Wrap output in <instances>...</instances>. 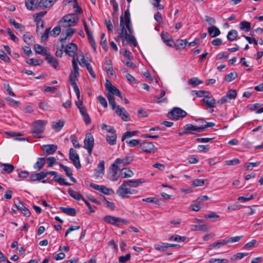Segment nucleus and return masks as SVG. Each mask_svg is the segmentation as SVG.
<instances>
[{
    "instance_id": "obj_5",
    "label": "nucleus",
    "mask_w": 263,
    "mask_h": 263,
    "mask_svg": "<svg viewBox=\"0 0 263 263\" xmlns=\"http://www.w3.org/2000/svg\"><path fill=\"white\" fill-rule=\"evenodd\" d=\"M187 115L185 111L179 107H174L167 114V117L174 120H177L180 118H183Z\"/></svg>"
},
{
    "instance_id": "obj_2",
    "label": "nucleus",
    "mask_w": 263,
    "mask_h": 263,
    "mask_svg": "<svg viewBox=\"0 0 263 263\" xmlns=\"http://www.w3.org/2000/svg\"><path fill=\"white\" fill-rule=\"evenodd\" d=\"M79 17L74 13L68 14L63 16L59 22L64 27L74 26L78 23Z\"/></svg>"
},
{
    "instance_id": "obj_49",
    "label": "nucleus",
    "mask_w": 263,
    "mask_h": 263,
    "mask_svg": "<svg viewBox=\"0 0 263 263\" xmlns=\"http://www.w3.org/2000/svg\"><path fill=\"white\" fill-rule=\"evenodd\" d=\"M237 95V92L234 89H230L229 90L226 94V96L229 100L234 99L236 98Z\"/></svg>"
},
{
    "instance_id": "obj_29",
    "label": "nucleus",
    "mask_w": 263,
    "mask_h": 263,
    "mask_svg": "<svg viewBox=\"0 0 263 263\" xmlns=\"http://www.w3.org/2000/svg\"><path fill=\"white\" fill-rule=\"evenodd\" d=\"M124 40H126L129 42L131 43L134 47H137L138 45V43L135 37L133 35L128 34L127 31L126 33L125 34Z\"/></svg>"
},
{
    "instance_id": "obj_62",
    "label": "nucleus",
    "mask_w": 263,
    "mask_h": 263,
    "mask_svg": "<svg viewBox=\"0 0 263 263\" xmlns=\"http://www.w3.org/2000/svg\"><path fill=\"white\" fill-rule=\"evenodd\" d=\"M79 76H77L76 74L70 73L69 76V83L71 85H74L76 83V81L78 80L77 78Z\"/></svg>"
},
{
    "instance_id": "obj_44",
    "label": "nucleus",
    "mask_w": 263,
    "mask_h": 263,
    "mask_svg": "<svg viewBox=\"0 0 263 263\" xmlns=\"http://www.w3.org/2000/svg\"><path fill=\"white\" fill-rule=\"evenodd\" d=\"M23 39L24 42L28 45L33 43V36L29 34H24Z\"/></svg>"
},
{
    "instance_id": "obj_9",
    "label": "nucleus",
    "mask_w": 263,
    "mask_h": 263,
    "mask_svg": "<svg viewBox=\"0 0 263 263\" xmlns=\"http://www.w3.org/2000/svg\"><path fill=\"white\" fill-rule=\"evenodd\" d=\"M137 193L138 191L136 190L126 187H118L116 191L117 194L123 199L127 197V194H136Z\"/></svg>"
},
{
    "instance_id": "obj_12",
    "label": "nucleus",
    "mask_w": 263,
    "mask_h": 263,
    "mask_svg": "<svg viewBox=\"0 0 263 263\" xmlns=\"http://www.w3.org/2000/svg\"><path fill=\"white\" fill-rule=\"evenodd\" d=\"M143 182H144V180L142 179H139L135 180H129L127 181H124L119 187L124 188L126 186L136 187Z\"/></svg>"
},
{
    "instance_id": "obj_36",
    "label": "nucleus",
    "mask_w": 263,
    "mask_h": 263,
    "mask_svg": "<svg viewBox=\"0 0 263 263\" xmlns=\"http://www.w3.org/2000/svg\"><path fill=\"white\" fill-rule=\"evenodd\" d=\"M110 169L111 170L112 172V175L110 177V179L112 181H117L119 178V176H118V171L119 170V168H116L115 167H112L111 165L110 166Z\"/></svg>"
},
{
    "instance_id": "obj_14",
    "label": "nucleus",
    "mask_w": 263,
    "mask_h": 263,
    "mask_svg": "<svg viewBox=\"0 0 263 263\" xmlns=\"http://www.w3.org/2000/svg\"><path fill=\"white\" fill-rule=\"evenodd\" d=\"M201 101L207 107L209 108H213L216 106V100L213 97L211 94L206 98H203Z\"/></svg>"
},
{
    "instance_id": "obj_53",
    "label": "nucleus",
    "mask_w": 263,
    "mask_h": 263,
    "mask_svg": "<svg viewBox=\"0 0 263 263\" xmlns=\"http://www.w3.org/2000/svg\"><path fill=\"white\" fill-rule=\"evenodd\" d=\"M0 59L5 62L9 63L10 62V58L7 56L6 53L2 50H0Z\"/></svg>"
},
{
    "instance_id": "obj_28",
    "label": "nucleus",
    "mask_w": 263,
    "mask_h": 263,
    "mask_svg": "<svg viewBox=\"0 0 263 263\" xmlns=\"http://www.w3.org/2000/svg\"><path fill=\"white\" fill-rule=\"evenodd\" d=\"M64 123L63 120H59L58 122H54L52 123V128L54 129L56 132H59L64 126Z\"/></svg>"
},
{
    "instance_id": "obj_27",
    "label": "nucleus",
    "mask_w": 263,
    "mask_h": 263,
    "mask_svg": "<svg viewBox=\"0 0 263 263\" xmlns=\"http://www.w3.org/2000/svg\"><path fill=\"white\" fill-rule=\"evenodd\" d=\"M68 193L71 197L77 200H83V199L82 195L79 192H75L71 189L68 190Z\"/></svg>"
},
{
    "instance_id": "obj_3",
    "label": "nucleus",
    "mask_w": 263,
    "mask_h": 263,
    "mask_svg": "<svg viewBox=\"0 0 263 263\" xmlns=\"http://www.w3.org/2000/svg\"><path fill=\"white\" fill-rule=\"evenodd\" d=\"M122 21L123 25L126 30H128L129 34L133 35L134 29L132 27V24L130 20V14L128 9L124 12V16L121 15L120 17V22Z\"/></svg>"
},
{
    "instance_id": "obj_46",
    "label": "nucleus",
    "mask_w": 263,
    "mask_h": 263,
    "mask_svg": "<svg viewBox=\"0 0 263 263\" xmlns=\"http://www.w3.org/2000/svg\"><path fill=\"white\" fill-rule=\"evenodd\" d=\"M193 226L195 228L193 229V230L194 231H201L203 232H206L208 231V227L206 226V224H204L194 225Z\"/></svg>"
},
{
    "instance_id": "obj_42",
    "label": "nucleus",
    "mask_w": 263,
    "mask_h": 263,
    "mask_svg": "<svg viewBox=\"0 0 263 263\" xmlns=\"http://www.w3.org/2000/svg\"><path fill=\"white\" fill-rule=\"evenodd\" d=\"M59 165L63 169L66 175L68 177H71V176L72 175V170L71 168L64 165L61 163H59Z\"/></svg>"
},
{
    "instance_id": "obj_25",
    "label": "nucleus",
    "mask_w": 263,
    "mask_h": 263,
    "mask_svg": "<svg viewBox=\"0 0 263 263\" xmlns=\"http://www.w3.org/2000/svg\"><path fill=\"white\" fill-rule=\"evenodd\" d=\"M191 93L192 95H196L197 97H204V98H207L209 96H210V95L211 94V93L210 91H206V90H193L191 92Z\"/></svg>"
},
{
    "instance_id": "obj_7",
    "label": "nucleus",
    "mask_w": 263,
    "mask_h": 263,
    "mask_svg": "<svg viewBox=\"0 0 263 263\" xmlns=\"http://www.w3.org/2000/svg\"><path fill=\"white\" fill-rule=\"evenodd\" d=\"M69 157L77 169H80L81 167L79 155L77 151L72 148H71L69 150Z\"/></svg>"
},
{
    "instance_id": "obj_56",
    "label": "nucleus",
    "mask_w": 263,
    "mask_h": 263,
    "mask_svg": "<svg viewBox=\"0 0 263 263\" xmlns=\"http://www.w3.org/2000/svg\"><path fill=\"white\" fill-rule=\"evenodd\" d=\"M61 28L60 25L55 26L51 31V35L57 36L60 33Z\"/></svg>"
},
{
    "instance_id": "obj_32",
    "label": "nucleus",
    "mask_w": 263,
    "mask_h": 263,
    "mask_svg": "<svg viewBox=\"0 0 263 263\" xmlns=\"http://www.w3.org/2000/svg\"><path fill=\"white\" fill-rule=\"evenodd\" d=\"M45 164V159L44 158H39L36 162L34 164L33 167L40 170L43 167Z\"/></svg>"
},
{
    "instance_id": "obj_19",
    "label": "nucleus",
    "mask_w": 263,
    "mask_h": 263,
    "mask_svg": "<svg viewBox=\"0 0 263 263\" xmlns=\"http://www.w3.org/2000/svg\"><path fill=\"white\" fill-rule=\"evenodd\" d=\"M104 221L108 223L112 224L115 226H118V220H120L119 217H116L112 216L107 215L103 218Z\"/></svg>"
},
{
    "instance_id": "obj_34",
    "label": "nucleus",
    "mask_w": 263,
    "mask_h": 263,
    "mask_svg": "<svg viewBox=\"0 0 263 263\" xmlns=\"http://www.w3.org/2000/svg\"><path fill=\"white\" fill-rule=\"evenodd\" d=\"M52 179L55 182H58L60 185H65L66 186H69L71 185V183L65 181V179L62 178L61 177H57V176H54V177Z\"/></svg>"
},
{
    "instance_id": "obj_54",
    "label": "nucleus",
    "mask_w": 263,
    "mask_h": 263,
    "mask_svg": "<svg viewBox=\"0 0 263 263\" xmlns=\"http://www.w3.org/2000/svg\"><path fill=\"white\" fill-rule=\"evenodd\" d=\"M242 238V236H235L232 237H230L227 239H226L227 241V244L228 243H234L237 241H239Z\"/></svg>"
},
{
    "instance_id": "obj_51",
    "label": "nucleus",
    "mask_w": 263,
    "mask_h": 263,
    "mask_svg": "<svg viewBox=\"0 0 263 263\" xmlns=\"http://www.w3.org/2000/svg\"><path fill=\"white\" fill-rule=\"evenodd\" d=\"M141 140L140 139H133L130 140H126V143L130 147H134L140 144Z\"/></svg>"
},
{
    "instance_id": "obj_40",
    "label": "nucleus",
    "mask_w": 263,
    "mask_h": 263,
    "mask_svg": "<svg viewBox=\"0 0 263 263\" xmlns=\"http://www.w3.org/2000/svg\"><path fill=\"white\" fill-rule=\"evenodd\" d=\"M138 133V131L137 130H134L132 132H126L122 136L121 140L122 141H124L127 138H131L135 136Z\"/></svg>"
},
{
    "instance_id": "obj_61",
    "label": "nucleus",
    "mask_w": 263,
    "mask_h": 263,
    "mask_svg": "<svg viewBox=\"0 0 263 263\" xmlns=\"http://www.w3.org/2000/svg\"><path fill=\"white\" fill-rule=\"evenodd\" d=\"M130 254L129 253L126 254L125 256H121L119 258V261L121 263H124L130 258Z\"/></svg>"
},
{
    "instance_id": "obj_22",
    "label": "nucleus",
    "mask_w": 263,
    "mask_h": 263,
    "mask_svg": "<svg viewBox=\"0 0 263 263\" xmlns=\"http://www.w3.org/2000/svg\"><path fill=\"white\" fill-rule=\"evenodd\" d=\"M208 32L211 37H214L220 34L219 29L215 26H212L208 28Z\"/></svg>"
},
{
    "instance_id": "obj_50",
    "label": "nucleus",
    "mask_w": 263,
    "mask_h": 263,
    "mask_svg": "<svg viewBox=\"0 0 263 263\" xmlns=\"http://www.w3.org/2000/svg\"><path fill=\"white\" fill-rule=\"evenodd\" d=\"M26 62L30 65L33 66H36V65H40L42 63V61L37 59H29Z\"/></svg>"
},
{
    "instance_id": "obj_24",
    "label": "nucleus",
    "mask_w": 263,
    "mask_h": 263,
    "mask_svg": "<svg viewBox=\"0 0 263 263\" xmlns=\"http://www.w3.org/2000/svg\"><path fill=\"white\" fill-rule=\"evenodd\" d=\"M106 141L110 145H114L117 142L116 133L106 135Z\"/></svg>"
},
{
    "instance_id": "obj_21",
    "label": "nucleus",
    "mask_w": 263,
    "mask_h": 263,
    "mask_svg": "<svg viewBox=\"0 0 263 263\" xmlns=\"http://www.w3.org/2000/svg\"><path fill=\"white\" fill-rule=\"evenodd\" d=\"M45 59L47 60V62L54 68H57L58 66L59 63L57 59L50 54L49 53L48 55H47V57H45Z\"/></svg>"
},
{
    "instance_id": "obj_26",
    "label": "nucleus",
    "mask_w": 263,
    "mask_h": 263,
    "mask_svg": "<svg viewBox=\"0 0 263 263\" xmlns=\"http://www.w3.org/2000/svg\"><path fill=\"white\" fill-rule=\"evenodd\" d=\"M120 26L121 28L120 32L119 33V35L115 37V40L116 41H120V39L122 38L123 40L125 39V34L126 33V29L125 27H124L123 25L122 21H120Z\"/></svg>"
},
{
    "instance_id": "obj_33",
    "label": "nucleus",
    "mask_w": 263,
    "mask_h": 263,
    "mask_svg": "<svg viewBox=\"0 0 263 263\" xmlns=\"http://www.w3.org/2000/svg\"><path fill=\"white\" fill-rule=\"evenodd\" d=\"M187 44V41L186 39L184 40H177L175 43V45L178 49H184Z\"/></svg>"
},
{
    "instance_id": "obj_64",
    "label": "nucleus",
    "mask_w": 263,
    "mask_h": 263,
    "mask_svg": "<svg viewBox=\"0 0 263 263\" xmlns=\"http://www.w3.org/2000/svg\"><path fill=\"white\" fill-rule=\"evenodd\" d=\"M242 205L238 203H235L228 206V210H236L240 209L242 208Z\"/></svg>"
},
{
    "instance_id": "obj_63",
    "label": "nucleus",
    "mask_w": 263,
    "mask_h": 263,
    "mask_svg": "<svg viewBox=\"0 0 263 263\" xmlns=\"http://www.w3.org/2000/svg\"><path fill=\"white\" fill-rule=\"evenodd\" d=\"M73 8L74 12L78 14H81L83 12L82 8L79 6L77 0H74V4L73 5Z\"/></svg>"
},
{
    "instance_id": "obj_20",
    "label": "nucleus",
    "mask_w": 263,
    "mask_h": 263,
    "mask_svg": "<svg viewBox=\"0 0 263 263\" xmlns=\"http://www.w3.org/2000/svg\"><path fill=\"white\" fill-rule=\"evenodd\" d=\"M39 3V0H25V6L27 9L32 10L37 8Z\"/></svg>"
},
{
    "instance_id": "obj_60",
    "label": "nucleus",
    "mask_w": 263,
    "mask_h": 263,
    "mask_svg": "<svg viewBox=\"0 0 263 263\" xmlns=\"http://www.w3.org/2000/svg\"><path fill=\"white\" fill-rule=\"evenodd\" d=\"M50 29V27L46 29L44 33L41 36V42H44L48 39Z\"/></svg>"
},
{
    "instance_id": "obj_41",
    "label": "nucleus",
    "mask_w": 263,
    "mask_h": 263,
    "mask_svg": "<svg viewBox=\"0 0 263 263\" xmlns=\"http://www.w3.org/2000/svg\"><path fill=\"white\" fill-rule=\"evenodd\" d=\"M227 245V241L226 239L220 240L217 242H214L210 245V247L214 248L216 247L220 248L222 246Z\"/></svg>"
},
{
    "instance_id": "obj_16",
    "label": "nucleus",
    "mask_w": 263,
    "mask_h": 263,
    "mask_svg": "<svg viewBox=\"0 0 263 263\" xmlns=\"http://www.w3.org/2000/svg\"><path fill=\"white\" fill-rule=\"evenodd\" d=\"M196 131L197 132H201L203 131V128H201V126H194L192 124H188L185 125V133H191L194 134L192 131Z\"/></svg>"
},
{
    "instance_id": "obj_57",
    "label": "nucleus",
    "mask_w": 263,
    "mask_h": 263,
    "mask_svg": "<svg viewBox=\"0 0 263 263\" xmlns=\"http://www.w3.org/2000/svg\"><path fill=\"white\" fill-rule=\"evenodd\" d=\"M260 164L259 161L252 162H248V171L252 170L254 168L257 167Z\"/></svg>"
},
{
    "instance_id": "obj_45",
    "label": "nucleus",
    "mask_w": 263,
    "mask_h": 263,
    "mask_svg": "<svg viewBox=\"0 0 263 263\" xmlns=\"http://www.w3.org/2000/svg\"><path fill=\"white\" fill-rule=\"evenodd\" d=\"M186 239V237L185 236H180L178 235H176L174 236H171L169 240L170 241H175L177 242H183Z\"/></svg>"
},
{
    "instance_id": "obj_39",
    "label": "nucleus",
    "mask_w": 263,
    "mask_h": 263,
    "mask_svg": "<svg viewBox=\"0 0 263 263\" xmlns=\"http://www.w3.org/2000/svg\"><path fill=\"white\" fill-rule=\"evenodd\" d=\"M237 36V32L235 30L230 31L227 35V39L230 41L235 40Z\"/></svg>"
},
{
    "instance_id": "obj_43",
    "label": "nucleus",
    "mask_w": 263,
    "mask_h": 263,
    "mask_svg": "<svg viewBox=\"0 0 263 263\" xmlns=\"http://www.w3.org/2000/svg\"><path fill=\"white\" fill-rule=\"evenodd\" d=\"M237 77V73L236 72H232L226 76L225 81L227 82H231Z\"/></svg>"
},
{
    "instance_id": "obj_1",
    "label": "nucleus",
    "mask_w": 263,
    "mask_h": 263,
    "mask_svg": "<svg viewBox=\"0 0 263 263\" xmlns=\"http://www.w3.org/2000/svg\"><path fill=\"white\" fill-rule=\"evenodd\" d=\"M47 121L44 120H38L33 122L31 126V133L33 137L37 138H42L41 135L45 129Z\"/></svg>"
},
{
    "instance_id": "obj_11",
    "label": "nucleus",
    "mask_w": 263,
    "mask_h": 263,
    "mask_svg": "<svg viewBox=\"0 0 263 263\" xmlns=\"http://www.w3.org/2000/svg\"><path fill=\"white\" fill-rule=\"evenodd\" d=\"M64 49V51L65 53H66L69 56L74 59L76 52L78 50V47L76 44L71 43L68 44Z\"/></svg>"
},
{
    "instance_id": "obj_23",
    "label": "nucleus",
    "mask_w": 263,
    "mask_h": 263,
    "mask_svg": "<svg viewBox=\"0 0 263 263\" xmlns=\"http://www.w3.org/2000/svg\"><path fill=\"white\" fill-rule=\"evenodd\" d=\"M59 209L63 213L67 214V215L71 216H75L76 215V211L74 208L61 206Z\"/></svg>"
},
{
    "instance_id": "obj_18",
    "label": "nucleus",
    "mask_w": 263,
    "mask_h": 263,
    "mask_svg": "<svg viewBox=\"0 0 263 263\" xmlns=\"http://www.w3.org/2000/svg\"><path fill=\"white\" fill-rule=\"evenodd\" d=\"M34 48L35 52L37 54L45 55V57L49 54V53L47 52L48 49L47 47H44L39 44H35L34 45Z\"/></svg>"
},
{
    "instance_id": "obj_59",
    "label": "nucleus",
    "mask_w": 263,
    "mask_h": 263,
    "mask_svg": "<svg viewBox=\"0 0 263 263\" xmlns=\"http://www.w3.org/2000/svg\"><path fill=\"white\" fill-rule=\"evenodd\" d=\"M98 100L99 103L104 107L106 108L107 107V102L106 101V99L101 95H100L98 97Z\"/></svg>"
},
{
    "instance_id": "obj_55",
    "label": "nucleus",
    "mask_w": 263,
    "mask_h": 263,
    "mask_svg": "<svg viewBox=\"0 0 263 263\" xmlns=\"http://www.w3.org/2000/svg\"><path fill=\"white\" fill-rule=\"evenodd\" d=\"M70 139L71 140L72 144L75 148L80 147L81 145L79 144V141H78L77 137L75 136V135H71L70 137Z\"/></svg>"
},
{
    "instance_id": "obj_48",
    "label": "nucleus",
    "mask_w": 263,
    "mask_h": 263,
    "mask_svg": "<svg viewBox=\"0 0 263 263\" xmlns=\"http://www.w3.org/2000/svg\"><path fill=\"white\" fill-rule=\"evenodd\" d=\"M99 191L106 195H109L114 193V191L112 189H108L104 185L100 186Z\"/></svg>"
},
{
    "instance_id": "obj_58",
    "label": "nucleus",
    "mask_w": 263,
    "mask_h": 263,
    "mask_svg": "<svg viewBox=\"0 0 263 263\" xmlns=\"http://www.w3.org/2000/svg\"><path fill=\"white\" fill-rule=\"evenodd\" d=\"M209 263H227V259L211 258L209 260Z\"/></svg>"
},
{
    "instance_id": "obj_13",
    "label": "nucleus",
    "mask_w": 263,
    "mask_h": 263,
    "mask_svg": "<svg viewBox=\"0 0 263 263\" xmlns=\"http://www.w3.org/2000/svg\"><path fill=\"white\" fill-rule=\"evenodd\" d=\"M115 112L124 121H126L129 120V114L124 108L118 106Z\"/></svg>"
},
{
    "instance_id": "obj_8",
    "label": "nucleus",
    "mask_w": 263,
    "mask_h": 263,
    "mask_svg": "<svg viewBox=\"0 0 263 263\" xmlns=\"http://www.w3.org/2000/svg\"><path fill=\"white\" fill-rule=\"evenodd\" d=\"M140 147L142 152L146 153H152L157 151V148L152 142H145L140 144Z\"/></svg>"
},
{
    "instance_id": "obj_47",
    "label": "nucleus",
    "mask_w": 263,
    "mask_h": 263,
    "mask_svg": "<svg viewBox=\"0 0 263 263\" xmlns=\"http://www.w3.org/2000/svg\"><path fill=\"white\" fill-rule=\"evenodd\" d=\"M47 13V11H42L34 14L33 17L35 22L43 21L42 18Z\"/></svg>"
},
{
    "instance_id": "obj_17",
    "label": "nucleus",
    "mask_w": 263,
    "mask_h": 263,
    "mask_svg": "<svg viewBox=\"0 0 263 263\" xmlns=\"http://www.w3.org/2000/svg\"><path fill=\"white\" fill-rule=\"evenodd\" d=\"M42 148L46 152L47 155L53 154L58 148V146L54 144L44 145Z\"/></svg>"
},
{
    "instance_id": "obj_10",
    "label": "nucleus",
    "mask_w": 263,
    "mask_h": 263,
    "mask_svg": "<svg viewBox=\"0 0 263 263\" xmlns=\"http://www.w3.org/2000/svg\"><path fill=\"white\" fill-rule=\"evenodd\" d=\"M105 161L101 160L97 165V167L95 170V176L96 178H102L104 175Z\"/></svg>"
},
{
    "instance_id": "obj_37",
    "label": "nucleus",
    "mask_w": 263,
    "mask_h": 263,
    "mask_svg": "<svg viewBox=\"0 0 263 263\" xmlns=\"http://www.w3.org/2000/svg\"><path fill=\"white\" fill-rule=\"evenodd\" d=\"M78 59H73L72 61V67L73 68V71L71 73L76 74L77 76H80V73L79 71V68L78 66L77 61Z\"/></svg>"
},
{
    "instance_id": "obj_38",
    "label": "nucleus",
    "mask_w": 263,
    "mask_h": 263,
    "mask_svg": "<svg viewBox=\"0 0 263 263\" xmlns=\"http://www.w3.org/2000/svg\"><path fill=\"white\" fill-rule=\"evenodd\" d=\"M100 45L102 46L103 48L105 50L107 51L108 46L107 43L106 39L104 33H102L101 35V40L100 42Z\"/></svg>"
},
{
    "instance_id": "obj_35",
    "label": "nucleus",
    "mask_w": 263,
    "mask_h": 263,
    "mask_svg": "<svg viewBox=\"0 0 263 263\" xmlns=\"http://www.w3.org/2000/svg\"><path fill=\"white\" fill-rule=\"evenodd\" d=\"M203 83L202 81L199 80L197 77L192 78L189 80L188 84L189 85H192L194 87H195L199 84H201Z\"/></svg>"
},
{
    "instance_id": "obj_30",
    "label": "nucleus",
    "mask_w": 263,
    "mask_h": 263,
    "mask_svg": "<svg viewBox=\"0 0 263 263\" xmlns=\"http://www.w3.org/2000/svg\"><path fill=\"white\" fill-rule=\"evenodd\" d=\"M0 166H3V171L7 174L11 173L14 168L12 164L8 163H0Z\"/></svg>"
},
{
    "instance_id": "obj_4",
    "label": "nucleus",
    "mask_w": 263,
    "mask_h": 263,
    "mask_svg": "<svg viewBox=\"0 0 263 263\" xmlns=\"http://www.w3.org/2000/svg\"><path fill=\"white\" fill-rule=\"evenodd\" d=\"M133 157L132 155L128 154L123 158H117L111 164V166L119 169L120 167L128 165L133 161Z\"/></svg>"
},
{
    "instance_id": "obj_52",
    "label": "nucleus",
    "mask_w": 263,
    "mask_h": 263,
    "mask_svg": "<svg viewBox=\"0 0 263 263\" xmlns=\"http://www.w3.org/2000/svg\"><path fill=\"white\" fill-rule=\"evenodd\" d=\"M207 180L197 179H195L192 181V185L194 186H200L203 185L205 181Z\"/></svg>"
},
{
    "instance_id": "obj_31",
    "label": "nucleus",
    "mask_w": 263,
    "mask_h": 263,
    "mask_svg": "<svg viewBox=\"0 0 263 263\" xmlns=\"http://www.w3.org/2000/svg\"><path fill=\"white\" fill-rule=\"evenodd\" d=\"M76 30L71 28H68L65 30V35L64 38H61L60 39L61 42L65 41L67 38L70 39L75 32Z\"/></svg>"
},
{
    "instance_id": "obj_15",
    "label": "nucleus",
    "mask_w": 263,
    "mask_h": 263,
    "mask_svg": "<svg viewBox=\"0 0 263 263\" xmlns=\"http://www.w3.org/2000/svg\"><path fill=\"white\" fill-rule=\"evenodd\" d=\"M56 1L55 0H41L37 5V9H44L50 8L53 5Z\"/></svg>"
},
{
    "instance_id": "obj_6",
    "label": "nucleus",
    "mask_w": 263,
    "mask_h": 263,
    "mask_svg": "<svg viewBox=\"0 0 263 263\" xmlns=\"http://www.w3.org/2000/svg\"><path fill=\"white\" fill-rule=\"evenodd\" d=\"M84 144V147L87 151L89 156H91L94 146V138L91 133L86 134Z\"/></svg>"
}]
</instances>
